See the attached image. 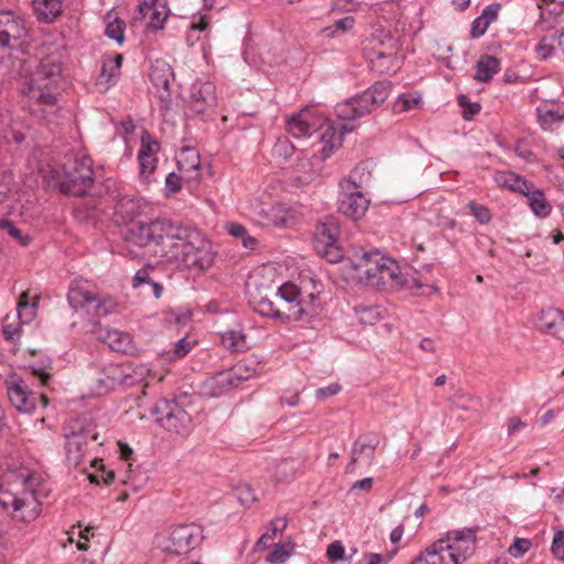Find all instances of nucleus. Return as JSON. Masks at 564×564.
<instances>
[{
	"label": "nucleus",
	"mask_w": 564,
	"mask_h": 564,
	"mask_svg": "<svg viewBox=\"0 0 564 564\" xmlns=\"http://www.w3.org/2000/svg\"><path fill=\"white\" fill-rule=\"evenodd\" d=\"M124 239L135 256L161 258L197 272L215 260L212 242L200 231L167 219L131 223Z\"/></svg>",
	"instance_id": "nucleus-1"
},
{
	"label": "nucleus",
	"mask_w": 564,
	"mask_h": 564,
	"mask_svg": "<svg viewBox=\"0 0 564 564\" xmlns=\"http://www.w3.org/2000/svg\"><path fill=\"white\" fill-rule=\"evenodd\" d=\"M41 485L42 477L28 468L8 470L0 479V505L11 507L15 520L31 522L41 512Z\"/></svg>",
	"instance_id": "nucleus-2"
},
{
	"label": "nucleus",
	"mask_w": 564,
	"mask_h": 564,
	"mask_svg": "<svg viewBox=\"0 0 564 564\" xmlns=\"http://www.w3.org/2000/svg\"><path fill=\"white\" fill-rule=\"evenodd\" d=\"M311 119V111L304 109L301 112L288 118L286 120V130L292 137L301 139L316 134L322 143L319 155L313 154L311 160H301L299 163L300 171L305 170V166L308 164L316 163L317 165L316 169L307 172V175L304 176L305 180H311L318 174L319 170L322 169L321 163L325 159L329 158L335 149L340 148L343 144L344 135L352 131L351 126H348L347 123H339L338 127H335L334 122L328 119H326L317 128L316 123L312 122Z\"/></svg>",
	"instance_id": "nucleus-3"
},
{
	"label": "nucleus",
	"mask_w": 564,
	"mask_h": 564,
	"mask_svg": "<svg viewBox=\"0 0 564 564\" xmlns=\"http://www.w3.org/2000/svg\"><path fill=\"white\" fill-rule=\"evenodd\" d=\"M29 29L22 14L0 10V73L23 75L30 63L28 51Z\"/></svg>",
	"instance_id": "nucleus-4"
},
{
	"label": "nucleus",
	"mask_w": 564,
	"mask_h": 564,
	"mask_svg": "<svg viewBox=\"0 0 564 564\" xmlns=\"http://www.w3.org/2000/svg\"><path fill=\"white\" fill-rule=\"evenodd\" d=\"M352 276L365 285L382 289H400L409 285L398 263L378 250L356 251L350 259Z\"/></svg>",
	"instance_id": "nucleus-5"
},
{
	"label": "nucleus",
	"mask_w": 564,
	"mask_h": 564,
	"mask_svg": "<svg viewBox=\"0 0 564 564\" xmlns=\"http://www.w3.org/2000/svg\"><path fill=\"white\" fill-rule=\"evenodd\" d=\"M392 84L389 80L375 83L370 88L361 94L337 105L336 113L339 119L345 121L352 129V120L361 118L380 107L389 97Z\"/></svg>",
	"instance_id": "nucleus-6"
},
{
	"label": "nucleus",
	"mask_w": 564,
	"mask_h": 564,
	"mask_svg": "<svg viewBox=\"0 0 564 564\" xmlns=\"http://www.w3.org/2000/svg\"><path fill=\"white\" fill-rule=\"evenodd\" d=\"M42 77L40 75L34 78H26L21 85V94L23 96L24 106L29 112L39 119H46L57 113L59 110V90H42L39 87Z\"/></svg>",
	"instance_id": "nucleus-7"
},
{
	"label": "nucleus",
	"mask_w": 564,
	"mask_h": 564,
	"mask_svg": "<svg viewBox=\"0 0 564 564\" xmlns=\"http://www.w3.org/2000/svg\"><path fill=\"white\" fill-rule=\"evenodd\" d=\"M203 529L194 523L178 524L155 536L156 547L171 555H185L203 542Z\"/></svg>",
	"instance_id": "nucleus-8"
},
{
	"label": "nucleus",
	"mask_w": 564,
	"mask_h": 564,
	"mask_svg": "<svg viewBox=\"0 0 564 564\" xmlns=\"http://www.w3.org/2000/svg\"><path fill=\"white\" fill-rule=\"evenodd\" d=\"M479 528H463L447 531L436 542V547L448 558L449 564H464L476 551Z\"/></svg>",
	"instance_id": "nucleus-9"
},
{
	"label": "nucleus",
	"mask_w": 564,
	"mask_h": 564,
	"mask_svg": "<svg viewBox=\"0 0 564 564\" xmlns=\"http://www.w3.org/2000/svg\"><path fill=\"white\" fill-rule=\"evenodd\" d=\"M67 301L75 308H84L87 314L102 317L111 314L117 303L112 297H101L90 289L87 282L75 281L70 284Z\"/></svg>",
	"instance_id": "nucleus-10"
},
{
	"label": "nucleus",
	"mask_w": 564,
	"mask_h": 564,
	"mask_svg": "<svg viewBox=\"0 0 564 564\" xmlns=\"http://www.w3.org/2000/svg\"><path fill=\"white\" fill-rule=\"evenodd\" d=\"M94 183L91 160L87 156H69L64 163L61 191L73 196H83Z\"/></svg>",
	"instance_id": "nucleus-11"
},
{
	"label": "nucleus",
	"mask_w": 564,
	"mask_h": 564,
	"mask_svg": "<svg viewBox=\"0 0 564 564\" xmlns=\"http://www.w3.org/2000/svg\"><path fill=\"white\" fill-rule=\"evenodd\" d=\"M339 234V224L333 217L326 218L316 226L313 239L314 249L330 263H337L344 257L343 249L337 243Z\"/></svg>",
	"instance_id": "nucleus-12"
},
{
	"label": "nucleus",
	"mask_w": 564,
	"mask_h": 564,
	"mask_svg": "<svg viewBox=\"0 0 564 564\" xmlns=\"http://www.w3.org/2000/svg\"><path fill=\"white\" fill-rule=\"evenodd\" d=\"M156 415V422L169 432L182 434L188 431L192 417L174 400H160L152 410Z\"/></svg>",
	"instance_id": "nucleus-13"
},
{
	"label": "nucleus",
	"mask_w": 564,
	"mask_h": 564,
	"mask_svg": "<svg viewBox=\"0 0 564 564\" xmlns=\"http://www.w3.org/2000/svg\"><path fill=\"white\" fill-rule=\"evenodd\" d=\"M7 394L10 403L22 413H31L41 401L43 408L48 404V398L44 394L40 397L29 390L25 381L17 373H10L6 379Z\"/></svg>",
	"instance_id": "nucleus-14"
},
{
	"label": "nucleus",
	"mask_w": 564,
	"mask_h": 564,
	"mask_svg": "<svg viewBox=\"0 0 564 564\" xmlns=\"http://www.w3.org/2000/svg\"><path fill=\"white\" fill-rule=\"evenodd\" d=\"M339 186L338 210L354 220L361 218L369 207V199L362 194L360 185L349 176L341 180Z\"/></svg>",
	"instance_id": "nucleus-15"
},
{
	"label": "nucleus",
	"mask_w": 564,
	"mask_h": 564,
	"mask_svg": "<svg viewBox=\"0 0 564 564\" xmlns=\"http://www.w3.org/2000/svg\"><path fill=\"white\" fill-rule=\"evenodd\" d=\"M256 369L243 364H238L229 370L218 372L209 382L213 395H220L232 388H237L243 381L253 378Z\"/></svg>",
	"instance_id": "nucleus-16"
},
{
	"label": "nucleus",
	"mask_w": 564,
	"mask_h": 564,
	"mask_svg": "<svg viewBox=\"0 0 564 564\" xmlns=\"http://www.w3.org/2000/svg\"><path fill=\"white\" fill-rule=\"evenodd\" d=\"M166 0H138L133 22H143L147 28L160 30L169 17Z\"/></svg>",
	"instance_id": "nucleus-17"
},
{
	"label": "nucleus",
	"mask_w": 564,
	"mask_h": 564,
	"mask_svg": "<svg viewBox=\"0 0 564 564\" xmlns=\"http://www.w3.org/2000/svg\"><path fill=\"white\" fill-rule=\"evenodd\" d=\"M32 62L33 61L30 58V63L25 66L26 72H24L23 75L20 76H25L26 79L34 78L35 76L40 75L42 77V80L41 84L39 83V87L42 88V90L62 91V88L59 87V83L62 80V64L51 58H45L40 62L35 70L29 74Z\"/></svg>",
	"instance_id": "nucleus-18"
},
{
	"label": "nucleus",
	"mask_w": 564,
	"mask_h": 564,
	"mask_svg": "<svg viewBox=\"0 0 564 564\" xmlns=\"http://www.w3.org/2000/svg\"><path fill=\"white\" fill-rule=\"evenodd\" d=\"M274 295L282 308L290 310L289 313L296 316L294 322L307 321L308 312L300 300L301 293L296 285L285 283L276 289Z\"/></svg>",
	"instance_id": "nucleus-19"
},
{
	"label": "nucleus",
	"mask_w": 564,
	"mask_h": 564,
	"mask_svg": "<svg viewBox=\"0 0 564 564\" xmlns=\"http://www.w3.org/2000/svg\"><path fill=\"white\" fill-rule=\"evenodd\" d=\"M378 445L379 441L377 438H358L355 441L351 447V457L347 466V471L352 473L357 464L369 467L373 462Z\"/></svg>",
	"instance_id": "nucleus-20"
},
{
	"label": "nucleus",
	"mask_w": 564,
	"mask_h": 564,
	"mask_svg": "<svg viewBox=\"0 0 564 564\" xmlns=\"http://www.w3.org/2000/svg\"><path fill=\"white\" fill-rule=\"evenodd\" d=\"M216 88L213 83H196L192 86V108L196 113H204L206 108L216 106Z\"/></svg>",
	"instance_id": "nucleus-21"
},
{
	"label": "nucleus",
	"mask_w": 564,
	"mask_h": 564,
	"mask_svg": "<svg viewBox=\"0 0 564 564\" xmlns=\"http://www.w3.org/2000/svg\"><path fill=\"white\" fill-rule=\"evenodd\" d=\"M123 57L121 54L105 57L102 59L101 70L96 79V86L100 91H106L112 86L120 75V68Z\"/></svg>",
	"instance_id": "nucleus-22"
},
{
	"label": "nucleus",
	"mask_w": 564,
	"mask_h": 564,
	"mask_svg": "<svg viewBox=\"0 0 564 564\" xmlns=\"http://www.w3.org/2000/svg\"><path fill=\"white\" fill-rule=\"evenodd\" d=\"M252 304L254 311L260 315L280 321L281 323H290L296 319L295 315L289 313L290 310H284L279 305L278 300L272 301L267 296H262L260 299H253Z\"/></svg>",
	"instance_id": "nucleus-23"
},
{
	"label": "nucleus",
	"mask_w": 564,
	"mask_h": 564,
	"mask_svg": "<svg viewBox=\"0 0 564 564\" xmlns=\"http://www.w3.org/2000/svg\"><path fill=\"white\" fill-rule=\"evenodd\" d=\"M539 328L561 340H564V312L549 307L541 312Z\"/></svg>",
	"instance_id": "nucleus-24"
},
{
	"label": "nucleus",
	"mask_w": 564,
	"mask_h": 564,
	"mask_svg": "<svg viewBox=\"0 0 564 564\" xmlns=\"http://www.w3.org/2000/svg\"><path fill=\"white\" fill-rule=\"evenodd\" d=\"M402 62L401 56H386L384 53L377 51L369 53L370 69L379 76L395 74L401 68Z\"/></svg>",
	"instance_id": "nucleus-25"
},
{
	"label": "nucleus",
	"mask_w": 564,
	"mask_h": 564,
	"mask_svg": "<svg viewBox=\"0 0 564 564\" xmlns=\"http://www.w3.org/2000/svg\"><path fill=\"white\" fill-rule=\"evenodd\" d=\"M65 449L66 456L70 464L77 466L80 464L82 458L85 455L87 447V434L85 431L75 432L65 434Z\"/></svg>",
	"instance_id": "nucleus-26"
},
{
	"label": "nucleus",
	"mask_w": 564,
	"mask_h": 564,
	"mask_svg": "<svg viewBox=\"0 0 564 564\" xmlns=\"http://www.w3.org/2000/svg\"><path fill=\"white\" fill-rule=\"evenodd\" d=\"M536 113L541 128L547 130L552 124L564 120V102L545 101L536 108Z\"/></svg>",
	"instance_id": "nucleus-27"
},
{
	"label": "nucleus",
	"mask_w": 564,
	"mask_h": 564,
	"mask_svg": "<svg viewBox=\"0 0 564 564\" xmlns=\"http://www.w3.org/2000/svg\"><path fill=\"white\" fill-rule=\"evenodd\" d=\"M522 195L525 196L528 205L538 217L545 218L551 214L552 206L547 202L544 192L534 187L532 183H529L528 189Z\"/></svg>",
	"instance_id": "nucleus-28"
},
{
	"label": "nucleus",
	"mask_w": 564,
	"mask_h": 564,
	"mask_svg": "<svg viewBox=\"0 0 564 564\" xmlns=\"http://www.w3.org/2000/svg\"><path fill=\"white\" fill-rule=\"evenodd\" d=\"M33 8L39 20L52 22L63 12V0H33Z\"/></svg>",
	"instance_id": "nucleus-29"
},
{
	"label": "nucleus",
	"mask_w": 564,
	"mask_h": 564,
	"mask_svg": "<svg viewBox=\"0 0 564 564\" xmlns=\"http://www.w3.org/2000/svg\"><path fill=\"white\" fill-rule=\"evenodd\" d=\"M150 79L155 87L167 91L173 79V70L166 62L156 59L151 66Z\"/></svg>",
	"instance_id": "nucleus-30"
},
{
	"label": "nucleus",
	"mask_w": 564,
	"mask_h": 564,
	"mask_svg": "<svg viewBox=\"0 0 564 564\" xmlns=\"http://www.w3.org/2000/svg\"><path fill=\"white\" fill-rule=\"evenodd\" d=\"M500 70V59L492 55H482L476 65L474 78L480 83L489 82Z\"/></svg>",
	"instance_id": "nucleus-31"
},
{
	"label": "nucleus",
	"mask_w": 564,
	"mask_h": 564,
	"mask_svg": "<svg viewBox=\"0 0 564 564\" xmlns=\"http://www.w3.org/2000/svg\"><path fill=\"white\" fill-rule=\"evenodd\" d=\"M128 375L120 365L110 364L104 369V376L98 379L101 387L112 390L117 386L127 383Z\"/></svg>",
	"instance_id": "nucleus-32"
},
{
	"label": "nucleus",
	"mask_w": 564,
	"mask_h": 564,
	"mask_svg": "<svg viewBox=\"0 0 564 564\" xmlns=\"http://www.w3.org/2000/svg\"><path fill=\"white\" fill-rule=\"evenodd\" d=\"M495 182L499 187L523 194L528 189L529 182L518 174L509 171H500L495 174Z\"/></svg>",
	"instance_id": "nucleus-33"
},
{
	"label": "nucleus",
	"mask_w": 564,
	"mask_h": 564,
	"mask_svg": "<svg viewBox=\"0 0 564 564\" xmlns=\"http://www.w3.org/2000/svg\"><path fill=\"white\" fill-rule=\"evenodd\" d=\"M105 341L115 351L129 352L132 349L130 335L118 329L108 330Z\"/></svg>",
	"instance_id": "nucleus-34"
},
{
	"label": "nucleus",
	"mask_w": 564,
	"mask_h": 564,
	"mask_svg": "<svg viewBox=\"0 0 564 564\" xmlns=\"http://www.w3.org/2000/svg\"><path fill=\"white\" fill-rule=\"evenodd\" d=\"M220 344L232 351H243L247 349L246 336L242 330L228 329L220 334Z\"/></svg>",
	"instance_id": "nucleus-35"
},
{
	"label": "nucleus",
	"mask_w": 564,
	"mask_h": 564,
	"mask_svg": "<svg viewBox=\"0 0 564 564\" xmlns=\"http://www.w3.org/2000/svg\"><path fill=\"white\" fill-rule=\"evenodd\" d=\"M378 46L372 47L371 51H377L378 53H384L386 56H400V43L397 37L388 32L381 31L378 36Z\"/></svg>",
	"instance_id": "nucleus-36"
},
{
	"label": "nucleus",
	"mask_w": 564,
	"mask_h": 564,
	"mask_svg": "<svg viewBox=\"0 0 564 564\" xmlns=\"http://www.w3.org/2000/svg\"><path fill=\"white\" fill-rule=\"evenodd\" d=\"M286 525L288 523L284 518H275L271 520L269 523V530L264 532L257 541L254 545L256 550L268 549V542L273 540L278 533H282Z\"/></svg>",
	"instance_id": "nucleus-37"
},
{
	"label": "nucleus",
	"mask_w": 564,
	"mask_h": 564,
	"mask_svg": "<svg viewBox=\"0 0 564 564\" xmlns=\"http://www.w3.org/2000/svg\"><path fill=\"white\" fill-rule=\"evenodd\" d=\"M106 29L105 33L106 35L121 44L124 40V30H126V23L123 20L115 17L112 12H108L106 14Z\"/></svg>",
	"instance_id": "nucleus-38"
},
{
	"label": "nucleus",
	"mask_w": 564,
	"mask_h": 564,
	"mask_svg": "<svg viewBox=\"0 0 564 564\" xmlns=\"http://www.w3.org/2000/svg\"><path fill=\"white\" fill-rule=\"evenodd\" d=\"M448 401L458 410L462 411H477L480 405V400L464 393L462 390H455L448 398Z\"/></svg>",
	"instance_id": "nucleus-39"
},
{
	"label": "nucleus",
	"mask_w": 564,
	"mask_h": 564,
	"mask_svg": "<svg viewBox=\"0 0 564 564\" xmlns=\"http://www.w3.org/2000/svg\"><path fill=\"white\" fill-rule=\"evenodd\" d=\"M355 313L358 316L360 323L365 325H373L381 318H383L384 310L379 305L372 306H355Z\"/></svg>",
	"instance_id": "nucleus-40"
},
{
	"label": "nucleus",
	"mask_w": 564,
	"mask_h": 564,
	"mask_svg": "<svg viewBox=\"0 0 564 564\" xmlns=\"http://www.w3.org/2000/svg\"><path fill=\"white\" fill-rule=\"evenodd\" d=\"M411 564H449V562L446 555L436 547V542H434Z\"/></svg>",
	"instance_id": "nucleus-41"
},
{
	"label": "nucleus",
	"mask_w": 564,
	"mask_h": 564,
	"mask_svg": "<svg viewBox=\"0 0 564 564\" xmlns=\"http://www.w3.org/2000/svg\"><path fill=\"white\" fill-rule=\"evenodd\" d=\"M195 340H188L186 337L180 339L172 350L165 351L162 356L167 361H174L185 357L195 346Z\"/></svg>",
	"instance_id": "nucleus-42"
},
{
	"label": "nucleus",
	"mask_w": 564,
	"mask_h": 564,
	"mask_svg": "<svg viewBox=\"0 0 564 564\" xmlns=\"http://www.w3.org/2000/svg\"><path fill=\"white\" fill-rule=\"evenodd\" d=\"M293 551L294 545L291 542L285 544H275L273 550L267 556V561L272 564H282L292 556Z\"/></svg>",
	"instance_id": "nucleus-43"
},
{
	"label": "nucleus",
	"mask_w": 564,
	"mask_h": 564,
	"mask_svg": "<svg viewBox=\"0 0 564 564\" xmlns=\"http://www.w3.org/2000/svg\"><path fill=\"white\" fill-rule=\"evenodd\" d=\"M294 153V145L288 138H279L272 148V156L286 162Z\"/></svg>",
	"instance_id": "nucleus-44"
},
{
	"label": "nucleus",
	"mask_w": 564,
	"mask_h": 564,
	"mask_svg": "<svg viewBox=\"0 0 564 564\" xmlns=\"http://www.w3.org/2000/svg\"><path fill=\"white\" fill-rule=\"evenodd\" d=\"M183 154H185V158H181L177 161L178 169L181 171L197 172L200 166L199 154L192 149H184Z\"/></svg>",
	"instance_id": "nucleus-45"
},
{
	"label": "nucleus",
	"mask_w": 564,
	"mask_h": 564,
	"mask_svg": "<svg viewBox=\"0 0 564 564\" xmlns=\"http://www.w3.org/2000/svg\"><path fill=\"white\" fill-rule=\"evenodd\" d=\"M138 159L140 163V175L144 181H149V177L156 169L158 158L156 155H148L145 151H139Z\"/></svg>",
	"instance_id": "nucleus-46"
},
{
	"label": "nucleus",
	"mask_w": 564,
	"mask_h": 564,
	"mask_svg": "<svg viewBox=\"0 0 564 564\" xmlns=\"http://www.w3.org/2000/svg\"><path fill=\"white\" fill-rule=\"evenodd\" d=\"M39 300H40L39 296H35L34 303L31 305L30 304V293L28 291L21 293V295L19 296L18 305H17L19 318L23 319V314H24V312H26V318L24 322L30 321L32 318V316L34 315V307L36 306Z\"/></svg>",
	"instance_id": "nucleus-47"
},
{
	"label": "nucleus",
	"mask_w": 564,
	"mask_h": 564,
	"mask_svg": "<svg viewBox=\"0 0 564 564\" xmlns=\"http://www.w3.org/2000/svg\"><path fill=\"white\" fill-rule=\"evenodd\" d=\"M422 102L421 97H416L413 95H400L394 102L393 110L394 112H404L419 107Z\"/></svg>",
	"instance_id": "nucleus-48"
},
{
	"label": "nucleus",
	"mask_w": 564,
	"mask_h": 564,
	"mask_svg": "<svg viewBox=\"0 0 564 564\" xmlns=\"http://www.w3.org/2000/svg\"><path fill=\"white\" fill-rule=\"evenodd\" d=\"M355 25V19L350 15L345 17L343 19H339L335 21V23L326 29H324V32L327 36L334 37L338 34L345 33L352 29Z\"/></svg>",
	"instance_id": "nucleus-49"
},
{
	"label": "nucleus",
	"mask_w": 564,
	"mask_h": 564,
	"mask_svg": "<svg viewBox=\"0 0 564 564\" xmlns=\"http://www.w3.org/2000/svg\"><path fill=\"white\" fill-rule=\"evenodd\" d=\"M458 105L463 108V118L465 120H471L481 110L479 102H470L465 95L458 96Z\"/></svg>",
	"instance_id": "nucleus-50"
},
{
	"label": "nucleus",
	"mask_w": 564,
	"mask_h": 564,
	"mask_svg": "<svg viewBox=\"0 0 564 564\" xmlns=\"http://www.w3.org/2000/svg\"><path fill=\"white\" fill-rule=\"evenodd\" d=\"M467 207L470 210V213L473 214V216H475V218L480 224H488L490 221L491 214H490L489 208L486 207L485 205H480V204L471 200L468 203Z\"/></svg>",
	"instance_id": "nucleus-51"
},
{
	"label": "nucleus",
	"mask_w": 564,
	"mask_h": 564,
	"mask_svg": "<svg viewBox=\"0 0 564 564\" xmlns=\"http://www.w3.org/2000/svg\"><path fill=\"white\" fill-rule=\"evenodd\" d=\"M532 543L528 539L517 538L509 546L508 552L513 557H522L531 547Z\"/></svg>",
	"instance_id": "nucleus-52"
},
{
	"label": "nucleus",
	"mask_w": 564,
	"mask_h": 564,
	"mask_svg": "<svg viewBox=\"0 0 564 564\" xmlns=\"http://www.w3.org/2000/svg\"><path fill=\"white\" fill-rule=\"evenodd\" d=\"M139 151H145L148 155H156L160 151V143L148 131L141 134V147Z\"/></svg>",
	"instance_id": "nucleus-53"
},
{
	"label": "nucleus",
	"mask_w": 564,
	"mask_h": 564,
	"mask_svg": "<svg viewBox=\"0 0 564 564\" xmlns=\"http://www.w3.org/2000/svg\"><path fill=\"white\" fill-rule=\"evenodd\" d=\"M551 551L557 560L564 561V530L554 534Z\"/></svg>",
	"instance_id": "nucleus-54"
},
{
	"label": "nucleus",
	"mask_w": 564,
	"mask_h": 564,
	"mask_svg": "<svg viewBox=\"0 0 564 564\" xmlns=\"http://www.w3.org/2000/svg\"><path fill=\"white\" fill-rule=\"evenodd\" d=\"M345 555V547L340 541L332 542L327 547V556L329 561L337 562L343 560Z\"/></svg>",
	"instance_id": "nucleus-55"
},
{
	"label": "nucleus",
	"mask_w": 564,
	"mask_h": 564,
	"mask_svg": "<svg viewBox=\"0 0 564 564\" xmlns=\"http://www.w3.org/2000/svg\"><path fill=\"white\" fill-rule=\"evenodd\" d=\"M192 317V314L187 311L185 312H176L169 311L165 314V319L170 323H175L176 325H185Z\"/></svg>",
	"instance_id": "nucleus-56"
},
{
	"label": "nucleus",
	"mask_w": 564,
	"mask_h": 564,
	"mask_svg": "<svg viewBox=\"0 0 564 564\" xmlns=\"http://www.w3.org/2000/svg\"><path fill=\"white\" fill-rule=\"evenodd\" d=\"M400 7L394 0H389L380 4L379 11L382 13L383 19L390 20L397 17Z\"/></svg>",
	"instance_id": "nucleus-57"
},
{
	"label": "nucleus",
	"mask_w": 564,
	"mask_h": 564,
	"mask_svg": "<svg viewBox=\"0 0 564 564\" xmlns=\"http://www.w3.org/2000/svg\"><path fill=\"white\" fill-rule=\"evenodd\" d=\"M488 26L489 24H487V22L479 15L471 23L470 36L473 39L481 37L486 33Z\"/></svg>",
	"instance_id": "nucleus-58"
},
{
	"label": "nucleus",
	"mask_w": 564,
	"mask_h": 564,
	"mask_svg": "<svg viewBox=\"0 0 564 564\" xmlns=\"http://www.w3.org/2000/svg\"><path fill=\"white\" fill-rule=\"evenodd\" d=\"M165 188L169 193L175 194L182 188L181 177L172 172L165 178Z\"/></svg>",
	"instance_id": "nucleus-59"
},
{
	"label": "nucleus",
	"mask_w": 564,
	"mask_h": 564,
	"mask_svg": "<svg viewBox=\"0 0 564 564\" xmlns=\"http://www.w3.org/2000/svg\"><path fill=\"white\" fill-rule=\"evenodd\" d=\"M499 10V3L489 4L482 10L480 17L490 25L498 18Z\"/></svg>",
	"instance_id": "nucleus-60"
},
{
	"label": "nucleus",
	"mask_w": 564,
	"mask_h": 564,
	"mask_svg": "<svg viewBox=\"0 0 564 564\" xmlns=\"http://www.w3.org/2000/svg\"><path fill=\"white\" fill-rule=\"evenodd\" d=\"M397 553V550L389 553L386 557L378 553H367L365 555L366 564H382L388 563Z\"/></svg>",
	"instance_id": "nucleus-61"
},
{
	"label": "nucleus",
	"mask_w": 564,
	"mask_h": 564,
	"mask_svg": "<svg viewBox=\"0 0 564 564\" xmlns=\"http://www.w3.org/2000/svg\"><path fill=\"white\" fill-rule=\"evenodd\" d=\"M226 229L230 236L239 239L243 238L248 232L245 226L237 223L226 224Z\"/></svg>",
	"instance_id": "nucleus-62"
},
{
	"label": "nucleus",
	"mask_w": 564,
	"mask_h": 564,
	"mask_svg": "<svg viewBox=\"0 0 564 564\" xmlns=\"http://www.w3.org/2000/svg\"><path fill=\"white\" fill-rule=\"evenodd\" d=\"M152 283V279L150 276L148 269H141L137 271L134 278H133V288H138L142 284H150Z\"/></svg>",
	"instance_id": "nucleus-63"
},
{
	"label": "nucleus",
	"mask_w": 564,
	"mask_h": 564,
	"mask_svg": "<svg viewBox=\"0 0 564 564\" xmlns=\"http://www.w3.org/2000/svg\"><path fill=\"white\" fill-rule=\"evenodd\" d=\"M340 391V386L338 383H332L325 388H319L316 391V395L319 399H324L327 397L336 395Z\"/></svg>",
	"instance_id": "nucleus-64"
}]
</instances>
